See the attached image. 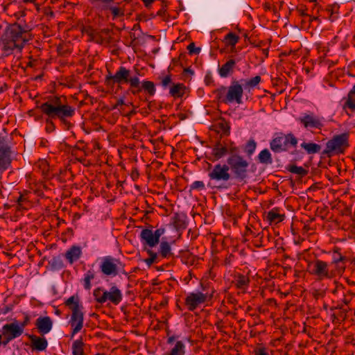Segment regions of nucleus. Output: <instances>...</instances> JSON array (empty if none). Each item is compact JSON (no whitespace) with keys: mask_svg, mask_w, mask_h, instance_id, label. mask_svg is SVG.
I'll return each mask as SVG.
<instances>
[{"mask_svg":"<svg viewBox=\"0 0 355 355\" xmlns=\"http://www.w3.org/2000/svg\"><path fill=\"white\" fill-rule=\"evenodd\" d=\"M227 96H226L229 103H236L241 104L243 94V87L239 80H234L230 85L227 87Z\"/></svg>","mask_w":355,"mask_h":355,"instance_id":"12","label":"nucleus"},{"mask_svg":"<svg viewBox=\"0 0 355 355\" xmlns=\"http://www.w3.org/2000/svg\"><path fill=\"white\" fill-rule=\"evenodd\" d=\"M345 106L350 108L352 110H355V92H349Z\"/></svg>","mask_w":355,"mask_h":355,"instance_id":"42","label":"nucleus"},{"mask_svg":"<svg viewBox=\"0 0 355 355\" xmlns=\"http://www.w3.org/2000/svg\"><path fill=\"white\" fill-rule=\"evenodd\" d=\"M110 302L115 305H118L122 300L123 295L121 291L116 287L112 286L110 288Z\"/></svg>","mask_w":355,"mask_h":355,"instance_id":"26","label":"nucleus"},{"mask_svg":"<svg viewBox=\"0 0 355 355\" xmlns=\"http://www.w3.org/2000/svg\"><path fill=\"white\" fill-rule=\"evenodd\" d=\"M300 146L308 154L318 153L321 150V146L315 143L303 142Z\"/></svg>","mask_w":355,"mask_h":355,"instance_id":"31","label":"nucleus"},{"mask_svg":"<svg viewBox=\"0 0 355 355\" xmlns=\"http://www.w3.org/2000/svg\"><path fill=\"white\" fill-rule=\"evenodd\" d=\"M348 139L349 134L347 132L334 136L327 142L323 153L328 155L332 153H343L349 146Z\"/></svg>","mask_w":355,"mask_h":355,"instance_id":"9","label":"nucleus"},{"mask_svg":"<svg viewBox=\"0 0 355 355\" xmlns=\"http://www.w3.org/2000/svg\"><path fill=\"white\" fill-rule=\"evenodd\" d=\"M241 81L243 82L244 89L250 91L251 89H254L258 86L261 81V78L260 76H256L250 79H242Z\"/></svg>","mask_w":355,"mask_h":355,"instance_id":"29","label":"nucleus"},{"mask_svg":"<svg viewBox=\"0 0 355 355\" xmlns=\"http://www.w3.org/2000/svg\"><path fill=\"white\" fill-rule=\"evenodd\" d=\"M237 152H238V148L237 147H231L230 149H229V153H230V155H238L237 154Z\"/></svg>","mask_w":355,"mask_h":355,"instance_id":"55","label":"nucleus"},{"mask_svg":"<svg viewBox=\"0 0 355 355\" xmlns=\"http://www.w3.org/2000/svg\"><path fill=\"white\" fill-rule=\"evenodd\" d=\"M85 344L82 338L74 340L72 343L71 349L73 355H85Z\"/></svg>","mask_w":355,"mask_h":355,"instance_id":"30","label":"nucleus"},{"mask_svg":"<svg viewBox=\"0 0 355 355\" xmlns=\"http://www.w3.org/2000/svg\"><path fill=\"white\" fill-rule=\"evenodd\" d=\"M165 233V228L160 227L153 232L154 236L157 237L158 241L159 242L160 237Z\"/></svg>","mask_w":355,"mask_h":355,"instance_id":"50","label":"nucleus"},{"mask_svg":"<svg viewBox=\"0 0 355 355\" xmlns=\"http://www.w3.org/2000/svg\"><path fill=\"white\" fill-rule=\"evenodd\" d=\"M233 283L237 288L244 291L249 286L250 279L245 275H239L235 277Z\"/></svg>","mask_w":355,"mask_h":355,"instance_id":"25","label":"nucleus"},{"mask_svg":"<svg viewBox=\"0 0 355 355\" xmlns=\"http://www.w3.org/2000/svg\"><path fill=\"white\" fill-rule=\"evenodd\" d=\"M159 254L162 258H168L173 255L171 245L168 241H162L160 243Z\"/></svg>","mask_w":355,"mask_h":355,"instance_id":"28","label":"nucleus"},{"mask_svg":"<svg viewBox=\"0 0 355 355\" xmlns=\"http://www.w3.org/2000/svg\"><path fill=\"white\" fill-rule=\"evenodd\" d=\"M10 164V148L8 146L0 148V170H6Z\"/></svg>","mask_w":355,"mask_h":355,"instance_id":"21","label":"nucleus"},{"mask_svg":"<svg viewBox=\"0 0 355 355\" xmlns=\"http://www.w3.org/2000/svg\"><path fill=\"white\" fill-rule=\"evenodd\" d=\"M110 10L112 12L114 18H116L119 16H123L124 15L123 12L117 7H110Z\"/></svg>","mask_w":355,"mask_h":355,"instance_id":"47","label":"nucleus"},{"mask_svg":"<svg viewBox=\"0 0 355 355\" xmlns=\"http://www.w3.org/2000/svg\"><path fill=\"white\" fill-rule=\"evenodd\" d=\"M310 274L317 277L318 279H332L338 274L333 268L329 269V264L322 260L317 259L309 264Z\"/></svg>","mask_w":355,"mask_h":355,"instance_id":"8","label":"nucleus"},{"mask_svg":"<svg viewBox=\"0 0 355 355\" xmlns=\"http://www.w3.org/2000/svg\"><path fill=\"white\" fill-rule=\"evenodd\" d=\"M307 10H308V8H306V6H304V5H300L299 6H297V8H296V11L297 12V13L300 16H302V17H307V16H309V15L306 12Z\"/></svg>","mask_w":355,"mask_h":355,"instance_id":"46","label":"nucleus"},{"mask_svg":"<svg viewBox=\"0 0 355 355\" xmlns=\"http://www.w3.org/2000/svg\"><path fill=\"white\" fill-rule=\"evenodd\" d=\"M32 40L29 27L18 23L9 24L1 37V50L4 56L11 55L15 49L21 51L26 43Z\"/></svg>","mask_w":355,"mask_h":355,"instance_id":"1","label":"nucleus"},{"mask_svg":"<svg viewBox=\"0 0 355 355\" xmlns=\"http://www.w3.org/2000/svg\"><path fill=\"white\" fill-rule=\"evenodd\" d=\"M184 74H189L191 76L193 75L194 72L190 68H186L184 69Z\"/></svg>","mask_w":355,"mask_h":355,"instance_id":"61","label":"nucleus"},{"mask_svg":"<svg viewBox=\"0 0 355 355\" xmlns=\"http://www.w3.org/2000/svg\"><path fill=\"white\" fill-rule=\"evenodd\" d=\"M125 105L124 101L123 98H119L117 100L116 103L114 105L113 108L116 109L119 106Z\"/></svg>","mask_w":355,"mask_h":355,"instance_id":"53","label":"nucleus"},{"mask_svg":"<svg viewBox=\"0 0 355 355\" xmlns=\"http://www.w3.org/2000/svg\"><path fill=\"white\" fill-rule=\"evenodd\" d=\"M51 266L54 270H60L64 268L63 261L60 257H53L50 261Z\"/></svg>","mask_w":355,"mask_h":355,"instance_id":"41","label":"nucleus"},{"mask_svg":"<svg viewBox=\"0 0 355 355\" xmlns=\"http://www.w3.org/2000/svg\"><path fill=\"white\" fill-rule=\"evenodd\" d=\"M278 211L279 209L275 207L268 212L266 218L270 223H278L284 220L285 215L280 214Z\"/></svg>","mask_w":355,"mask_h":355,"instance_id":"23","label":"nucleus"},{"mask_svg":"<svg viewBox=\"0 0 355 355\" xmlns=\"http://www.w3.org/2000/svg\"><path fill=\"white\" fill-rule=\"evenodd\" d=\"M67 306L71 309L72 313L69 321V324L72 329L71 337L78 334L83 327L84 313L83 312V306L80 302L78 295H72L64 302Z\"/></svg>","mask_w":355,"mask_h":355,"instance_id":"3","label":"nucleus"},{"mask_svg":"<svg viewBox=\"0 0 355 355\" xmlns=\"http://www.w3.org/2000/svg\"><path fill=\"white\" fill-rule=\"evenodd\" d=\"M175 338L174 336L168 337L167 339V343L172 344L175 341Z\"/></svg>","mask_w":355,"mask_h":355,"instance_id":"62","label":"nucleus"},{"mask_svg":"<svg viewBox=\"0 0 355 355\" xmlns=\"http://www.w3.org/2000/svg\"><path fill=\"white\" fill-rule=\"evenodd\" d=\"M173 223L177 230H184L187 227L185 216L184 215L175 214L173 217Z\"/></svg>","mask_w":355,"mask_h":355,"instance_id":"34","label":"nucleus"},{"mask_svg":"<svg viewBox=\"0 0 355 355\" xmlns=\"http://www.w3.org/2000/svg\"><path fill=\"white\" fill-rule=\"evenodd\" d=\"M297 144V139L293 134L279 133L270 142V149L274 153L287 151L291 147H295Z\"/></svg>","mask_w":355,"mask_h":355,"instance_id":"6","label":"nucleus"},{"mask_svg":"<svg viewBox=\"0 0 355 355\" xmlns=\"http://www.w3.org/2000/svg\"><path fill=\"white\" fill-rule=\"evenodd\" d=\"M82 255V249L80 246L73 245L65 253V258L70 264L78 261Z\"/></svg>","mask_w":355,"mask_h":355,"instance_id":"20","label":"nucleus"},{"mask_svg":"<svg viewBox=\"0 0 355 355\" xmlns=\"http://www.w3.org/2000/svg\"><path fill=\"white\" fill-rule=\"evenodd\" d=\"M24 320L21 322H19V325L23 331H24L25 327L28 325L31 322V316L26 313H24Z\"/></svg>","mask_w":355,"mask_h":355,"instance_id":"44","label":"nucleus"},{"mask_svg":"<svg viewBox=\"0 0 355 355\" xmlns=\"http://www.w3.org/2000/svg\"><path fill=\"white\" fill-rule=\"evenodd\" d=\"M186 87L182 83L173 85L171 88L169 93L174 98L183 96L185 93Z\"/></svg>","mask_w":355,"mask_h":355,"instance_id":"27","label":"nucleus"},{"mask_svg":"<svg viewBox=\"0 0 355 355\" xmlns=\"http://www.w3.org/2000/svg\"><path fill=\"white\" fill-rule=\"evenodd\" d=\"M236 65V61L233 59L229 60L218 69V73L222 78H227L233 73Z\"/></svg>","mask_w":355,"mask_h":355,"instance_id":"22","label":"nucleus"},{"mask_svg":"<svg viewBox=\"0 0 355 355\" xmlns=\"http://www.w3.org/2000/svg\"><path fill=\"white\" fill-rule=\"evenodd\" d=\"M185 354V345L181 341L178 340L175 343L174 347L166 355H184Z\"/></svg>","mask_w":355,"mask_h":355,"instance_id":"33","label":"nucleus"},{"mask_svg":"<svg viewBox=\"0 0 355 355\" xmlns=\"http://www.w3.org/2000/svg\"><path fill=\"white\" fill-rule=\"evenodd\" d=\"M35 325L41 336L49 333L53 328V321L49 316L39 317L35 323Z\"/></svg>","mask_w":355,"mask_h":355,"instance_id":"16","label":"nucleus"},{"mask_svg":"<svg viewBox=\"0 0 355 355\" xmlns=\"http://www.w3.org/2000/svg\"><path fill=\"white\" fill-rule=\"evenodd\" d=\"M105 83L107 85L129 83L130 88L132 89L139 87L140 80L137 76L131 77L130 71L125 67L121 66L114 75L110 73L106 76Z\"/></svg>","mask_w":355,"mask_h":355,"instance_id":"4","label":"nucleus"},{"mask_svg":"<svg viewBox=\"0 0 355 355\" xmlns=\"http://www.w3.org/2000/svg\"><path fill=\"white\" fill-rule=\"evenodd\" d=\"M31 341V348L33 351L43 352L48 347V341L46 338L37 336L33 334H26Z\"/></svg>","mask_w":355,"mask_h":355,"instance_id":"17","label":"nucleus"},{"mask_svg":"<svg viewBox=\"0 0 355 355\" xmlns=\"http://www.w3.org/2000/svg\"><path fill=\"white\" fill-rule=\"evenodd\" d=\"M319 10H320V6L317 3H315L312 8V13L313 14L315 12V11L316 13H318Z\"/></svg>","mask_w":355,"mask_h":355,"instance_id":"60","label":"nucleus"},{"mask_svg":"<svg viewBox=\"0 0 355 355\" xmlns=\"http://www.w3.org/2000/svg\"><path fill=\"white\" fill-rule=\"evenodd\" d=\"M254 355H269L265 347H261L254 351Z\"/></svg>","mask_w":355,"mask_h":355,"instance_id":"51","label":"nucleus"},{"mask_svg":"<svg viewBox=\"0 0 355 355\" xmlns=\"http://www.w3.org/2000/svg\"><path fill=\"white\" fill-rule=\"evenodd\" d=\"M100 270L106 276L114 277L118 275L119 271L128 275V273L124 270V265L119 259L111 256H106L102 259Z\"/></svg>","mask_w":355,"mask_h":355,"instance_id":"7","label":"nucleus"},{"mask_svg":"<svg viewBox=\"0 0 355 355\" xmlns=\"http://www.w3.org/2000/svg\"><path fill=\"white\" fill-rule=\"evenodd\" d=\"M298 121L306 129L316 128L321 130L324 126L322 119L313 114H304L300 117Z\"/></svg>","mask_w":355,"mask_h":355,"instance_id":"15","label":"nucleus"},{"mask_svg":"<svg viewBox=\"0 0 355 355\" xmlns=\"http://www.w3.org/2000/svg\"><path fill=\"white\" fill-rule=\"evenodd\" d=\"M38 108L43 114L51 119H59L68 128L71 125L68 119L72 118L76 113L75 107L69 104L64 96H50Z\"/></svg>","mask_w":355,"mask_h":355,"instance_id":"2","label":"nucleus"},{"mask_svg":"<svg viewBox=\"0 0 355 355\" xmlns=\"http://www.w3.org/2000/svg\"><path fill=\"white\" fill-rule=\"evenodd\" d=\"M323 295H324V292H323V291H318V290H317V291H315L313 292V295H314V297H315V298H317V299H318V298H319V297H322V296H323Z\"/></svg>","mask_w":355,"mask_h":355,"instance_id":"54","label":"nucleus"},{"mask_svg":"<svg viewBox=\"0 0 355 355\" xmlns=\"http://www.w3.org/2000/svg\"><path fill=\"white\" fill-rule=\"evenodd\" d=\"M136 113V112L132 110H131L130 112H128L125 116L128 118H130L132 117Z\"/></svg>","mask_w":355,"mask_h":355,"instance_id":"64","label":"nucleus"},{"mask_svg":"<svg viewBox=\"0 0 355 355\" xmlns=\"http://www.w3.org/2000/svg\"><path fill=\"white\" fill-rule=\"evenodd\" d=\"M214 94L216 95L217 100L221 103L228 104L229 101L227 100V87L220 86L219 88L214 90Z\"/></svg>","mask_w":355,"mask_h":355,"instance_id":"32","label":"nucleus"},{"mask_svg":"<svg viewBox=\"0 0 355 355\" xmlns=\"http://www.w3.org/2000/svg\"><path fill=\"white\" fill-rule=\"evenodd\" d=\"M229 171L227 164H217L209 171L208 176L211 180L226 182L231 179V174Z\"/></svg>","mask_w":355,"mask_h":355,"instance_id":"11","label":"nucleus"},{"mask_svg":"<svg viewBox=\"0 0 355 355\" xmlns=\"http://www.w3.org/2000/svg\"><path fill=\"white\" fill-rule=\"evenodd\" d=\"M257 148V143L254 139H250L244 147V152L248 156H251L255 151Z\"/></svg>","mask_w":355,"mask_h":355,"instance_id":"39","label":"nucleus"},{"mask_svg":"<svg viewBox=\"0 0 355 355\" xmlns=\"http://www.w3.org/2000/svg\"><path fill=\"white\" fill-rule=\"evenodd\" d=\"M89 1L92 3H94L97 1H101L103 3H112L114 1V0H89Z\"/></svg>","mask_w":355,"mask_h":355,"instance_id":"58","label":"nucleus"},{"mask_svg":"<svg viewBox=\"0 0 355 355\" xmlns=\"http://www.w3.org/2000/svg\"><path fill=\"white\" fill-rule=\"evenodd\" d=\"M171 83V78L170 76L164 77L162 80L161 85L164 88H166Z\"/></svg>","mask_w":355,"mask_h":355,"instance_id":"49","label":"nucleus"},{"mask_svg":"<svg viewBox=\"0 0 355 355\" xmlns=\"http://www.w3.org/2000/svg\"><path fill=\"white\" fill-rule=\"evenodd\" d=\"M287 170L294 174H297L302 177L305 176L308 171L302 166H297L296 165H290L288 166Z\"/></svg>","mask_w":355,"mask_h":355,"instance_id":"38","label":"nucleus"},{"mask_svg":"<svg viewBox=\"0 0 355 355\" xmlns=\"http://www.w3.org/2000/svg\"><path fill=\"white\" fill-rule=\"evenodd\" d=\"M207 294L202 292H192L185 298V305L190 311H193L207 300Z\"/></svg>","mask_w":355,"mask_h":355,"instance_id":"13","label":"nucleus"},{"mask_svg":"<svg viewBox=\"0 0 355 355\" xmlns=\"http://www.w3.org/2000/svg\"><path fill=\"white\" fill-rule=\"evenodd\" d=\"M258 160L261 164H272V159L271 154H270V151L268 150V149H267V148L263 149L259 153V154L258 155Z\"/></svg>","mask_w":355,"mask_h":355,"instance_id":"35","label":"nucleus"},{"mask_svg":"<svg viewBox=\"0 0 355 355\" xmlns=\"http://www.w3.org/2000/svg\"><path fill=\"white\" fill-rule=\"evenodd\" d=\"M94 272L92 270H88L85 274L83 279V285L84 288L86 290H90L92 285H91V280L94 279Z\"/></svg>","mask_w":355,"mask_h":355,"instance_id":"37","label":"nucleus"},{"mask_svg":"<svg viewBox=\"0 0 355 355\" xmlns=\"http://www.w3.org/2000/svg\"><path fill=\"white\" fill-rule=\"evenodd\" d=\"M146 252L149 257L145 260V263L148 266H150L156 261L158 255L157 253L153 252L152 250H146Z\"/></svg>","mask_w":355,"mask_h":355,"instance_id":"43","label":"nucleus"},{"mask_svg":"<svg viewBox=\"0 0 355 355\" xmlns=\"http://www.w3.org/2000/svg\"><path fill=\"white\" fill-rule=\"evenodd\" d=\"M336 9H338L337 6H329L327 8V10L331 12V15H333L336 12Z\"/></svg>","mask_w":355,"mask_h":355,"instance_id":"59","label":"nucleus"},{"mask_svg":"<svg viewBox=\"0 0 355 355\" xmlns=\"http://www.w3.org/2000/svg\"><path fill=\"white\" fill-rule=\"evenodd\" d=\"M10 311L11 309L8 306L6 305L3 307L0 308V314L2 313L3 315H6Z\"/></svg>","mask_w":355,"mask_h":355,"instance_id":"52","label":"nucleus"},{"mask_svg":"<svg viewBox=\"0 0 355 355\" xmlns=\"http://www.w3.org/2000/svg\"><path fill=\"white\" fill-rule=\"evenodd\" d=\"M141 90H144L150 96H153L155 95L156 92L155 85L152 81L144 80L141 83V86L139 85L138 87L132 88V89H131V93L136 95L141 92Z\"/></svg>","mask_w":355,"mask_h":355,"instance_id":"19","label":"nucleus"},{"mask_svg":"<svg viewBox=\"0 0 355 355\" xmlns=\"http://www.w3.org/2000/svg\"><path fill=\"white\" fill-rule=\"evenodd\" d=\"M1 332L3 335V346H6L11 340L21 336L24 331L19 325V322L15 320L2 327Z\"/></svg>","mask_w":355,"mask_h":355,"instance_id":"10","label":"nucleus"},{"mask_svg":"<svg viewBox=\"0 0 355 355\" xmlns=\"http://www.w3.org/2000/svg\"><path fill=\"white\" fill-rule=\"evenodd\" d=\"M239 37L234 33H229L225 36L224 42L226 45L234 46L239 42Z\"/></svg>","mask_w":355,"mask_h":355,"instance_id":"36","label":"nucleus"},{"mask_svg":"<svg viewBox=\"0 0 355 355\" xmlns=\"http://www.w3.org/2000/svg\"><path fill=\"white\" fill-rule=\"evenodd\" d=\"M25 200H26V199H25V198L24 197V196L20 195V196H19V198H17V204H18V206H19V207H20V206H21V203H22Z\"/></svg>","mask_w":355,"mask_h":355,"instance_id":"57","label":"nucleus"},{"mask_svg":"<svg viewBox=\"0 0 355 355\" xmlns=\"http://www.w3.org/2000/svg\"><path fill=\"white\" fill-rule=\"evenodd\" d=\"M146 8H149L155 0H141Z\"/></svg>","mask_w":355,"mask_h":355,"instance_id":"56","label":"nucleus"},{"mask_svg":"<svg viewBox=\"0 0 355 355\" xmlns=\"http://www.w3.org/2000/svg\"><path fill=\"white\" fill-rule=\"evenodd\" d=\"M103 293L105 295V302H107V300L110 301V291H107L104 290V293Z\"/></svg>","mask_w":355,"mask_h":355,"instance_id":"63","label":"nucleus"},{"mask_svg":"<svg viewBox=\"0 0 355 355\" xmlns=\"http://www.w3.org/2000/svg\"><path fill=\"white\" fill-rule=\"evenodd\" d=\"M187 49L190 54H198L200 51V48H197L193 42L189 44L187 46Z\"/></svg>","mask_w":355,"mask_h":355,"instance_id":"48","label":"nucleus"},{"mask_svg":"<svg viewBox=\"0 0 355 355\" xmlns=\"http://www.w3.org/2000/svg\"><path fill=\"white\" fill-rule=\"evenodd\" d=\"M227 153V148L220 142L217 143L212 149V155L217 160L223 157Z\"/></svg>","mask_w":355,"mask_h":355,"instance_id":"24","label":"nucleus"},{"mask_svg":"<svg viewBox=\"0 0 355 355\" xmlns=\"http://www.w3.org/2000/svg\"><path fill=\"white\" fill-rule=\"evenodd\" d=\"M103 293L104 289L102 288H97L94 291L93 295L98 303L103 304L105 302V295Z\"/></svg>","mask_w":355,"mask_h":355,"instance_id":"40","label":"nucleus"},{"mask_svg":"<svg viewBox=\"0 0 355 355\" xmlns=\"http://www.w3.org/2000/svg\"><path fill=\"white\" fill-rule=\"evenodd\" d=\"M140 239L145 246L153 248L158 243L157 237H155L152 230L145 228L140 233Z\"/></svg>","mask_w":355,"mask_h":355,"instance_id":"18","label":"nucleus"},{"mask_svg":"<svg viewBox=\"0 0 355 355\" xmlns=\"http://www.w3.org/2000/svg\"><path fill=\"white\" fill-rule=\"evenodd\" d=\"M227 163L236 179L243 180L248 177L250 163L243 157L239 155H230Z\"/></svg>","mask_w":355,"mask_h":355,"instance_id":"5","label":"nucleus"},{"mask_svg":"<svg viewBox=\"0 0 355 355\" xmlns=\"http://www.w3.org/2000/svg\"><path fill=\"white\" fill-rule=\"evenodd\" d=\"M347 260V257L342 255L340 248L335 247L333 249L331 266L338 275H341L345 272Z\"/></svg>","mask_w":355,"mask_h":355,"instance_id":"14","label":"nucleus"},{"mask_svg":"<svg viewBox=\"0 0 355 355\" xmlns=\"http://www.w3.org/2000/svg\"><path fill=\"white\" fill-rule=\"evenodd\" d=\"M205 186L202 181H195L190 187L191 189L195 190H202L205 189Z\"/></svg>","mask_w":355,"mask_h":355,"instance_id":"45","label":"nucleus"}]
</instances>
